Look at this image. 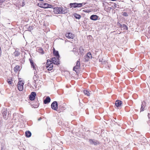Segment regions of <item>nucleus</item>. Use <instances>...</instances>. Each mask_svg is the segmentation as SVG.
<instances>
[{"mask_svg": "<svg viewBox=\"0 0 150 150\" xmlns=\"http://www.w3.org/2000/svg\"><path fill=\"white\" fill-rule=\"evenodd\" d=\"M25 134L26 137H29L31 136V134L30 132L29 131H27L25 132Z\"/></svg>", "mask_w": 150, "mask_h": 150, "instance_id": "obj_18", "label": "nucleus"}, {"mask_svg": "<svg viewBox=\"0 0 150 150\" xmlns=\"http://www.w3.org/2000/svg\"><path fill=\"white\" fill-rule=\"evenodd\" d=\"M53 54L57 58H59V54L58 52L57 51L55 50L54 49Z\"/></svg>", "mask_w": 150, "mask_h": 150, "instance_id": "obj_15", "label": "nucleus"}, {"mask_svg": "<svg viewBox=\"0 0 150 150\" xmlns=\"http://www.w3.org/2000/svg\"><path fill=\"white\" fill-rule=\"evenodd\" d=\"M24 83L21 81H20L18 83V88L20 91H22L23 89Z\"/></svg>", "mask_w": 150, "mask_h": 150, "instance_id": "obj_5", "label": "nucleus"}, {"mask_svg": "<svg viewBox=\"0 0 150 150\" xmlns=\"http://www.w3.org/2000/svg\"><path fill=\"white\" fill-rule=\"evenodd\" d=\"M83 3H77V7H80L82 6Z\"/></svg>", "mask_w": 150, "mask_h": 150, "instance_id": "obj_27", "label": "nucleus"}, {"mask_svg": "<svg viewBox=\"0 0 150 150\" xmlns=\"http://www.w3.org/2000/svg\"><path fill=\"white\" fill-rule=\"evenodd\" d=\"M30 62L31 63V66H33L34 64H33V61L32 60H30Z\"/></svg>", "mask_w": 150, "mask_h": 150, "instance_id": "obj_30", "label": "nucleus"}, {"mask_svg": "<svg viewBox=\"0 0 150 150\" xmlns=\"http://www.w3.org/2000/svg\"><path fill=\"white\" fill-rule=\"evenodd\" d=\"M98 16L96 15H92L90 17V18L91 20L94 21L97 20L98 19Z\"/></svg>", "mask_w": 150, "mask_h": 150, "instance_id": "obj_17", "label": "nucleus"}, {"mask_svg": "<svg viewBox=\"0 0 150 150\" xmlns=\"http://www.w3.org/2000/svg\"><path fill=\"white\" fill-rule=\"evenodd\" d=\"M50 98L49 97H47L46 99L44 101V102L45 104H46L49 103L50 101Z\"/></svg>", "mask_w": 150, "mask_h": 150, "instance_id": "obj_16", "label": "nucleus"}, {"mask_svg": "<svg viewBox=\"0 0 150 150\" xmlns=\"http://www.w3.org/2000/svg\"><path fill=\"white\" fill-rule=\"evenodd\" d=\"M51 108L54 110H57V103L56 101L53 102L51 104Z\"/></svg>", "mask_w": 150, "mask_h": 150, "instance_id": "obj_7", "label": "nucleus"}, {"mask_svg": "<svg viewBox=\"0 0 150 150\" xmlns=\"http://www.w3.org/2000/svg\"><path fill=\"white\" fill-rule=\"evenodd\" d=\"M3 117L5 119H7L8 117V116L7 115V110H4L2 113Z\"/></svg>", "mask_w": 150, "mask_h": 150, "instance_id": "obj_13", "label": "nucleus"}, {"mask_svg": "<svg viewBox=\"0 0 150 150\" xmlns=\"http://www.w3.org/2000/svg\"><path fill=\"white\" fill-rule=\"evenodd\" d=\"M143 102L144 103H145V102L144 101Z\"/></svg>", "mask_w": 150, "mask_h": 150, "instance_id": "obj_35", "label": "nucleus"}, {"mask_svg": "<svg viewBox=\"0 0 150 150\" xmlns=\"http://www.w3.org/2000/svg\"><path fill=\"white\" fill-rule=\"evenodd\" d=\"M122 104V101L119 100H117L115 103V105L117 107H120L121 106Z\"/></svg>", "mask_w": 150, "mask_h": 150, "instance_id": "obj_12", "label": "nucleus"}, {"mask_svg": "<svg viewBox=\"0 0 150 150\" xmlns=\"http://www.w3.org/2000/svg\"><path fill=\"white\" fill-rule=\"evenodd\" d=\"M32 68L33 69V70H35V71H34L35 74L38 71V70L37 68V66H32Z\"/></svg>", "mask_w": 150, "mask_h": 150, "instance_id": "obj_19", "label": "nucleus"}, {"mask_svg": "<svg viewBox=\"0 0 150 150\" xmlns=\"http://www.w3.org/2000/svg\"><path fill=\"white\" fill-rule=\"evenodd\" d=\"M142 103L141 105V110H140L141 111H143L144 110V105H143V102Z\"/></svg>", "mask_w": 150, "mask_h": 150, "instance_id": "obj_26", "label": "nucleus"}, {"mask_svg": "<svg viewBox=\"0 0 150 150\" xmlns=\"http://www.w3.org/2000/svg\"><path fill=\"white\" fill-rule=\"evenodd\" d=\"M6 1V0H0V5H1V3Z\"/></svg>", "mask_w": 150, "mask_h": 150, "instance_id": "obj_28", "label": "nucleus"}, {"mask_svg": "<svg viewBox=\"0 0 150 150\" xmlns=\"http://www.w3.org/2000/svg\"><path fill=\"white\" fill-rule=\"evenodd\" d=\"M65 35L66 37L69 39H73L74 37V35L70 33H66Z\"/></svg>", "mask_w": 150, "mask_h": 150, "instance_id": "obj_11", "label": "nucleus"}, {"mask_svg": "<svg viewBox=\"0 0 150 150\" xmlns=\"http://www.w3.org/2000/svg\"><path fill=\"white\" fill-rule=\"evenodd\" d=\"M89 143L91 144H93L95 145H96L99 144V142L97 141L94 140L90 139L89 140Z\"/></svg>", "mask_w": 150, "mask_h": 150, "instance_id": "obj_8", "label": "nucleus"}, {"mask_svg": "<svg viewBox=\"0 0 150 150\" xmlns=\"http://www.w3.org/2000/svg\"><path fill=\"white\" fill-rule=\"evenodd\" d=\"M83 93L84 94L86 95L87 96H89L90 95V93L87 90H84L83 91Z\"/></svg>", "mask_w": 150, "mask_h": 150, "instance_id": "obj_23", "label": "nucleus"}, {"mask_svg": "<svg viewBox=\"0 0 150 150\" xmlns=\"http://www.w3.org/2000/svg\"><path fill=\"white\" fill-rule=\"evenodd\" d=\"M21 66H15L14 68L15 72H17L20 70Z\"/></svg>", "mask_w": 150, "mask_h": 150, "instance_id": "obj_20", "label": "nucleus"}, {"mask_svg": "<svg viewBox=\"0 0 150 150\" xmlns=\"http://www.w3.org/2000/svg\"><path fill=\"white\" fill-rule=\"evenodd\" d=\"M74 16L77 19H79L81 18V16L76 13H75L74 14Z\"/></svg>", "mask_w": 150, "mask_h": 150, "instance_id": "obj_24", "label": "nucleus"}, {"mask_svg": "<svg viewBox=\"0 0 150 150\" xmlns=\"http://www.w3.org/2000/svg\"><path fill=\"white\" fill-rule=\"evenodd\" d=\"M76 49L74 48L73 49V51L74 52V53L76 55H82L84 53V49L82 47H80L79 50L76 51Z\"/></svg>", "mask_w": 150, "mask_h": 150, "instance_id": "obj_1", "label": "nucleus"}, {"mask_svg": "<svg viewBox=\"0 0 150 150\" xmlns=\"http://www.w3.org/2000/svg\"><path fill=\"white\" fill-rule=\"evenodd\" d=\"M36 94L34 92H32L29 96V99L31 100H33L35 98V97L36 96Z\"/></svg>", "mask_w": 150, "mask_h": 150, "instance_id": "obj_6", "label": "nucleus"}, {"mask_svg": "<svg viewBox=\"0 0 150 150\" xmlns=\"http://www.w3.org/2000/svg\"><path fill=\"white\" fill-rule=\"evenodd\" d=\"M46 66V69H47L48 70H51L52 69L53 66Z\"/></svg>", "mask_w": 150, "mask_h": 150, "instance_id": "obj_22", "label": "nucleus"}, {"mask_svg": "<svg viewBox=\"0 0 150 150\" xmlns=\"http://www.w3.org/2000/svg\"><path fill=\"white\" fill-rule=\"evenodd\" d=\"M70 6L72 7L76 8L77 7V3H70Z\"/></svg>", "mask_w": 150, "mask_h": 150, "instance_id": "obj_21", "label": "nucleus"}, {"mask_svg": "<svg viewBox=\"0 0 150 150\" xmlns=\"http://www.w3.org/2000/svg\"><path fill=\"white\" fill-rule=\"evenodd\" d=\"M7 82H8V83L9 84H11V83H12V82L11 81H10V80H8L7 81Z\"/></svg>", "mask_w": 150, "mask_h": 150, "instance_id": "obj_31", "label": "nucleus"}, {"mask_svg": "<svg viewBox=\"0 0 150 150\" xmlns=\"http://www.w3.org/2000/svg\"><path fill=\"white\" fill-rule=\"evenodd\" d=\"M80 66H74L73 69V70L75 71L76 73H78L80 71Z\"/></svg>", "mask_w": 150, "mask_h": 150, "instance_id": "obj_14", "label": "nucleus"}, {"mask_svg": "<svg viewBox=\"0 0 150 150\" xmlns=\"http://www.w3.org/2000/svg\"><path fill=\"white\" fill-rule=\"evenodd\" d=\"M52 63L54 64L58 65L59 64L58 58L54 57L52 59Z\"/></svg>", "mask_w": 150, "mask_h": 150, "instance_id": "obj_9", "label": "nucleus"}, {"mask_svg": "<svg viewBox=\"0 0 150 150\" xmlns=\"http://www.w3.org/2000/svg\"><path fill=\"white\" fill-rule=\"evenodd\" d=\"M41 119V118H40L38 119V120H40Z\"/></svg>", "mask_w": 150, "mask_h": 150, "instance_id": "obj_34", "label": "nucleus"}, {"mask_svg": "<svg viewBox=\"0 0 150 150\" xmlns=\"http://www.w3.org/2000/svg\"><path fill=\"white\" fill-rule=\"evenodd\" d=\"M53 11L56 14L65 13L64 11H63L62 8L61 7L54 8Z\"/></svg>", "mask_w": 150, "mask_h": 150, "instance_id": "obj_2", "label": "nucleus"}, {"mask_svg": "<svg viewBox=\"0 0 150 150\" xmlns=\"http://www.w3.org/2000/svg\"><path fill=\"white\" fill-rule=\"evenodd\" d=\"M39 6L41 7L44 8H51L52 6L47 3L41 2L38 4Z\"/></svg>", "mask_w": 150, "mask_h": 150, "instance_id": "obj_3", "label": "nucleus"}, {"mask_svg": "<svg viewBox=\"0 0 150 150\" xmlns=\"http://www.w3.org/2000/svg\"><path fill=\"white\" fill-rule=\"evenodd\" d=\"M125 68L127 71H133L136 67L135 66H125Z\"/></svg>", "mask_w": 150, "mask_h": 150, "instance_id": "obj_10", "label": "nucleus"}, {"mask_svg": "<svg viewBox=\"0 0 150 150\" xmlns=\"http://www.w3.org/2000/svg\"><path fill=\"white\" fill-rule=\"evenodd\" d=\"M123 26L125 28H126L127 29V26L126 25H123Z\"/></svg>", "mask_w": 150, "mask_h": 150, "instance_id": "obj_32", "label": "nucleus"}, {"mask_svg": "<svg viewBox=\"0 0 150 150\" xmlns=\"http://www.w3.org/2000/svg\"><path fill=\"white\" fill-rule=\"evenodd\" d=\"M123 16H128V15H127V13L126 12H124L123 13Z\"/></svg>", "mask_w": 150, "mask_h": 150, "instance_id": "obj_29", "label": "nucleus"}, {"mask_svg": "<svg viewBox=\"0 0 150 150\" xmlns=\"http://www.w3.org/2000/svg\"><path fill=\"white\" fill-rule=\"evenodd\" d=\"M79 64H80V62H79L78 61L77 62L76 66H79Z\"/></svg>", "mask_w": 150, "mask_h": 150, "instance_id": "obj_33", "label": "nucleus"}, {"mask_svg": "<svg viewBox=\"0 0 150 150\" xmlns=\"http://www.w3.org/2000/svg\"><path fill=\"white\" fill-rule=\"evenodd\" d=\"M84 61L87 62L92 58V56L90 52H88L87 54L84 56Z\"/></svg>", "mask_w": 150, "mask_h": 150, "instance_id": "obj_4", "label": "nucleus"}, {"mask_svg": "<svg viewBox=\"0 0 150 150\" xmlns=\"http://www.w3.org/2000/svg\"><path fill=\"white\" fill-rule=\"evenodd\" d=\"M46 64L47 66H50V64H52V62L50 60L48 59L47 61Z\"/></svg>", "mask_w": 150, "mask_h": 150, "instance_id": "obj_25", "label": "nucleus"}]
</instances>
